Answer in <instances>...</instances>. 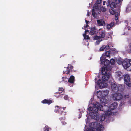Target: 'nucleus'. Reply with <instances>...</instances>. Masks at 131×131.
Instances as JSON below:
<instances>
[{"instance_id":"f257e3e1","label":"nucleus","mask_w":131,"mask_h":131,"mask_svg":"<svg viewBox=\"0 0 131 131\" xmlns=\"http://www.w3.org/2000/svg\"><path fill=\"white\" fill-rule=\"evenodd\" d=\"M93 107L91 106L89 107L88 110L89 111V115L91 118L100 121H104L106 117L111 114L112 113L111 110L115 108L117 106L116 103L114 102L111 104L109 106V110L108 108L106 106L104 107V113L101 114L100 116L97 114V111L99 110H101L102 107V105H100L99 103L96 102L93 104Z\"/></svg>"},{"instance_id":"f03ea898","label":"nucleus","mask_w":131,"mask_h":131,"mask_svg":"<svg viewBox=\"0 0 131 131\" xmlns=\"http://www.w3.org/2000/svg\"><path fill=\"white\" fill-rule=\"evenodd\" d=\"M111 69L110 67H102V80L99 79L97 82H95L96 84L100 88H103L107 86V81L111 77V74L110 72Z\"/></svg>"},{"instance_id":"7ed1b4c3","label":"nucleus","mask_w":131,"mask_h":131,"mask_svg":"<svg viewBox=\"0 0 131 131\" xmlns=\"http://www.w3.org/2000/svg\"><path fill=\"white\" fill-rule=\"evenodd\" d=\"M109 91L107 90L101 91L98 90L96 92L97 97L100 99V102L103 105L107 103V96L108 94Z\"/></svg>"},{"instance_id":"20e7f679","label":"nucleus","mask_w":131,"mask_h":131,"mask_svg":"<svg viewBox=\"0 0 131 131\" xmlns=\"http://www.w3.org/2000/svg\"><path fill=\"white\" fill-rule=\"evenodd\" d=\"M103 126L97 122H92L89 125V127L84 131H103Z\"/></svg>"},{"instance_id":"39448f33","label":"nucleus","mask_w":131,"mask_h":131,"mask_svg":"<svg viewBox=\"0 0 131 131\" xmlns=\"http://www.w3.org/2000/svg\"><path fill=\"white\" fill-rule=\"evenodd\" d=\"M122 61L121 58H119L117 60V62L119 65L122 64L124 69L128 71H131V60L125 59Z\"/></svg>"},{"instance_id":"423d86ee","label":"nucleus","mask_w":131,"mask_h":131,"mask_svg":"<svg viewBox=\"0 0 131 131\" xmlns=\"http://www.w3.org/2000/svg\"><path fill=\"white\" fill-rule=\"evenodd\" d=\"M97 35H98L99 36L97 35L94 36L93 37V39L96 40L95 44L98 45L102 40L101 38H104L105 37V31L102 29H99L97 32Z\"/></svg>"},{"instance_id":"0eeeda50","label":"nucleus","mask_w":131,"mask_h":131,"mask_svg":"<svg viewBox=\"0 0 131 131\" xmlns=\"http://www.w3.org/2000/svg\"><path fill=\"white\" fill-rule=\"evenodd\" d=\"M107 1L108 2L109 6L111 8L109 9L110 13L112 14L115 15L116 13H118L113 9L116 7L115 4V2H114V0L113 1L112 0H107Z\"/></svg>"},{"instance_id":"6e6552de","label":"nucleus","mask_w":131,"mask_h":131,"mask_svg":"<svg viewBox=\"0 0 131 131\" xmlns=\"http://www.w3.org/2000/svg\"><path fill=\"white\" fill-rule=\"evenodd\" d=\"M106 57L104 56V54H102L100 58V62L101 65L104 66L103 67H110L109 66V61L106 59Z\"/></svg>"},{"instance_id":"1a4fd4ad","label":"nucleus","mask_w":131,"mask_h":131,"mask_svg":"<svg viewBox=\"0 0 131 131\" xmlns=\"http://www.w3.org/2000/svg\"><path fill=\"white\" fill-rule=\"evenodd\" d=\"M111 89L113 91L116 92L118 91H122L124 89V86L123 85H118L114 83L111 86Z\"/></svg>"},{"instance_id":"9d476101","label":"nucleus","mask_w":131,"mask_h":131,"mask_svg":"<svg viewBox=\"0 0 131 131\" xmlns=\"http://www.w3.org/2000/svg\"><path fill=\"white\" fill-rule=\"evenodd\" d=\"M125 83L128 86H131V79L130 76L128 74L125 75L124 77Z\"/></svg>"},{"instance_id":"9b49d317","label":"nucleus","mask_w":131,"mask_h":131,"mask_svg":"<svg viewBox=\"0 0 131 131\" xmlns=\"http://www.w3.org/2000/svg\"><path fill=\"white\" fill-rule=\"evenodd\" d=\"M101 1L102 0H97L96 3L94 4L92 10H99L100 9L99 8L100 6L99 4H100L101 3Z\"/></svg>"},{"instance_id":"f8f14e48","label":"nucleus","mask_w":131,"mask_h":131,"mask_svg":"<svg viewBox=\"0 0 131 131\" xmlns=\"http://www.w3.org/2000/svg\"><path fill=\"white\" fill-rule=\"evenodd\" d=\"M123 97V96L119 93H116L113 95V99L114 100H119Z\"/></svg>"},{"instance_id":"ddd939ff","label":"nucleus","mask_w":131,"mask_h":131,"mask_svg":"<svg viewBox=\"0 0 131 131\" xmlns=\"http://www.w3.org/2000/svg\"><path fill=\"white\" fill-rule=\"evenodd\" d=\"M97 24L100 26H103L104 25L105 23L104 20L103 19L98 20H97Z\"/></svg>"},{"instance_id":"4468645a","label":"nucleus","mask_w":131,"mask_h":131,"mask_svg":"<svg viewBox=\"0 0 131 131\" xmlns=\"http://www.w3.org/2000/svg\"><path fill=\"white\" fill-rule=\"evenodd\" d=\"M117 78L119 80H120L123 78V75L121 72H119L116 73Z\"/></svg>"},{"instance_id":"2eb2a0df","label":"nucleus","mask_w":131,"mask_h":131,"mask_svg":"<svg viewBox=\"0 0 131 131\" xmlns=\"http://www.w3.org/2000/svg\"><path fill=\"white\" fill-rule=\"evenodd\" d=\"M67 70L65 71L64 70L63 72V74H68L70 72V70L69 69L70 68H72V67L70 65H68V66L67 67Z\"/></svg>"},{"instance_id":"dca6fc26","label":"nucleus","mask_w":131,"mask_h":131,"mask_svg":"<svg viewBox=\"0 0 131 131\" xmlns=\"http://www.w3.org/2000/svg\"><path fill=\"white\" fill-rule=\"evenodd\" d=\"M108 49V47H107V46L103 45L100 48L99 50L100 51H103L105 50H106Z\"/></svg>"},{"instance_id":"f3484780","label":"nucleus","mask_w":131,"mask_h":131,"mask_svg":"<svg viewBox=\"0 0 131 131\" xmlns=\"http://www.w3.org/2000/svg\"><path fill=\"white\" fill-rule=\"evenodd\" d=\"M91 30L90 32V35H93L96 32V29L95 27L91 28Z\"/></svg>"},{"instance_id":"a211bd4d","label":"nucleus","mask_w":131,"mask_h":131,"mask_svg":"<svg viewBox=\"0 0 131 131\" xmlns=\"http://www.w3.org/2000/svg\"><path fill=\"white\" fill-rule=\"evenodd\" d=\"M74 77L73 76H71L70 77L69 79L68 80V81L69 82L73 83L74 81Z\"/></svg>"},{"instance_id":"6ab92c4d","label":"nucleus","mask_w":131,"mask_h":131,"mask_svg":"<svg viewBox=\"0 0 131 131\" xmlns=\"http://www.w3.org/2000/svg\"><path fill=\"white\" fill-rule=\"evenodd\" d=\"M41 102L43 104L47 103L50 104L52 103L51 100H47L46 99H45L41 101Z\"/></svg>"},{"instance_id":"aec40b11","label":"nucleus","mask_w":131,"mask_h":131,"mask_svg":"<svg viewBox=\"0 0 131 131\" xmlns=\"http://www.w3.org/2000/svg\"><path fill=\"white\" fill-rule=\"evenodd\" d=\"M114 23H111L110 24H109L107 25V28L108 29H110L114 27Z\"/></svg>"},{"instance_id":"412c9836","label":"nucleus","mask_w":131,"mask_h":131,"mask_svg":"<svg viewBox=\"0 0 131 131\" xmlns=\"http://www.w3.org/2000/svg\"><path fill=\"white\" fill-rule=\"evenodd\" d=\"M88 31V30H86L85 31V34H83V36L85 39H89V37L88 36L86 35V34L87 32Z\"/></svg>"},{"instance_id":"4be33fe9","label":"nucleus","mask_w":131,"mask_h":131,"mask_svg":"<svg viewBox=\"0 0 131 131\" xmlns=\"http://www.w3.org/2000/svg\"><path fill=\"white\" fill-rule=\"evenodd\" d=\"M55 108V109L54 111L56 112H58L62 110V108H59V106H56Z\"/></svg>"},{"instance_id":"5701e85b","label":"nucleus","mask_w":131,"mask_h":131,"mask_svg":"<svg viewBox=\"0 0 131 131\" xmlns=\"http://www.w3.org/2000/svg\"><path fill=\"white\" fill-rule=\"evenodd\" d=\"M106 10V8L103 6L101 7L99 10L100 11H102L103 12H105Z\"/></svg>"},{"instance_id":"b1692460","label":"nucleus","mask_w":131,"mask_h":131,"mask_svg":"<svg viewBox=\"0 0 131 131\" xmlns=\"http://www.w3.org/2000/svg\"><path fill=\"white\" fill-rule=\"evenodd\" d=\"M110 54V52L109 51H106L105 53H103V54H104V56L106 57H109Z\"/></svg>"},{"instance_id":"393cba45","label":"nucleus","mask_w":131,"mask_h":131,"mask_svg":"<svg viewBox=\"0 0 131 131\" xmlns=\"http://www.w3.org/2000/svg\"><path fill=\"white\" fill-rule=\"evenodd\" d=\"M95 10H92V15L94 17H96L97 16V14L95 13Z\"/></svg>"},{"instance_id":"a878e982","label":"nucleus","mask_w":131,"mask_h":131,"mask_svg":"<svg viewBox=\"0 0 131 131\" xmlns=\"http://www.w3.org/2000/svg\"><path fill=\"white\" fill-rule=\"evenodd\" d=\"M110 63L111 65H113L114 64L115 60L114 59H111L110 61Z\"/></svg>"},{"instance_id":"bb28decb","label":"nucleus","mask_w":131,"mask_h":131,"mask_svg":"<svg viewBox=\"0 0 131 131\" xmlns=\"http://www.w3.org/2000/svg\"><path fill=\"white\" fill-rule=\"evenodd\" d=\"M118 13H116L115 14V19L117 20L118 19Z\"/></svg>"},{"instance_id":"cd10ccee","label":"nucleus","mask_w":131,"mask_h":131,"mask_svg":"<svg viewBox=\"0 0 131 131\" xmlns=\"http://www.w3.org/2000/svg\"><path fill=\"white\" fill-rule=\"evenodd\" d=\"M44 131H45L46 130L47 131H49V130L50 129V128H49L47 126H46L44 128Z\"/></svg>"},{"instance_id":"c85d7f7f","label":"nucleus","mask_w":131,"mask_h":131,"mask_svg":"<svg viewBox=\"0 0 131 131\" xmlns=\"http://www.w3.org/2000/svg\"><path fill=\"white\" fill-rule=\"evenodd\" d=\"M106 46L108 47V49L111 47H113V45L111 43H109Z\"/></svg>"},{"instance_id":"c756f323","label":"nucleus","mask_w":131,"mask_h":131,"mask_svg":"<svg viewBox=\"0 0 131 131\" xmlns=\"http://www.w3.org/2000/svg\"><path fill=\"white\" fill-rule=\"evenodd\" d=\"M59 93H62V92H61V91H62L63 92H64L63 91H64V89L62 88H59Z\"/></svg>"},{"instance_id":"7c9ffc66","label":"nucleus","mask_w":131,"mask_h":131,"mask_svg":"<svg viewBox=\"0 0 131 131\" xmlns=\"http://www.w3.org/2000/svg\"><path fill=\"white\" fill-rule=\"evenodd\" d=\"M129 97V96L128 95H125L124 96L123 98L124 100L126 99V100H128Z\"/></svg>"},{"instance_id":"2f4dec72","label":"nucleus","mask_w":131,"mask_h":131,"mask_svg":"<svg viewBox=\"0 0 131 131\" xmlns=\"http://www.w3.org/2000/svg\"><path fill=\"white\" fill-rule=\"evenodd\" d=\"M62 79L63 81L67 82V81L68 79H67L66 77H63L62 78Z\"/></svg>"},{"instance_id":"473e14b6","label":"nucleus","mask_w":131,"mask_h":131,"mask_svg":"<svg viewBox=\"0 0 131 131\" xmlns=\"http://www.w3.org/2000/svg\"><path fill=\"white\" fill-rule=\"evenodd\" d=\"M126 29H128V30H131V28L129 26H126L125 27Z\"/></svg>"},{"instance_id":"72a5a7b5","label":"nucleus","mask_w":131,"mask_h":131,"mask_svg":"<svg viewBox=\"0 0 131 131\" xmlns=\"http://www.w3.org/2000/svg\"><path fill=\"white\" fill-rule=\"evenodd\" d=\"M64 99L66 100H67L68 98V97L67 95H65L64 97Z\"/></svg>"},{"instance_id":"f704fd0d","label":"nucleus","mask_w":131,"mask_h":131,"mask_svg":"<svg viewBox=\"0 0 131 131\" xmlns=\"http://www.w3.org/2000/svg\"><path fill=\"white\" fill-rule=\"evenodd\" d=\"M129 9H130V10L131 9V8L130 7H129V8H126V11L127 12H128L129 11Z\"/></svg>"},{"instance_id":"c9c22d12","label":"nucleus","mask_w":131,"mask_h":131,"mask_svg":"<svg viewBox=\"0 0 131 131\" xmlns=\"http://www.w3.org/2000/svg\"><path fill=\"white\" fill-rule=\"evenodd\" d=\"M62 122L63 124V125H64L66 124V122H65V121H63V122Z\"/></svg>"},{"instance_id":"e433bc0d","label":"nucleus","mask_w":131,"mask_h":131,"mask_svg":"<svg viewBox=\"0 0 131 131\" xmlns=\"http://www.w3.org/2000/svg\"><path fill=\"white\" fill-rule=\"evenodd\" d=\"M90 13L89 11L88 10L87 13V15L88 16H89Z\"/></svg>"},{"instance_id":"4c0bfd02","label":"nucleus","mask_w":131,"mask_h":131,"mask_svg":"<svg viewBox=\"0 0 131 131\" xmlns=\"http://www.w3.org/2000/svg\"><path fill=\"white\" fill-rule=\"evenodd\" d=\"M66 108V107H63L62 109H63V110H64Z\"/></svg>"},{"instance_id":"58836bf2","label":"nucleus","mask_w":131,"mask_h":131,"mask_svg":"<svg viewBox=\"0 0 131 131\" xmlns=\"http://www.w3.org/2000/svg\"><path fill=\"white\" fill-rule=\"evenodd\" d=\"M92 100H93V99H91V100H90V102L91 101H92Z\"/></svg>"},{"instance_id":"ea45409f","label":"nucleus","mask_w":131,"mask_h":131,"mask_svg":"<svg viewBox=\"0 0 131 131\" xmlns=\"http://www.w3.org/2000/svg\"><path fill=\"white\" fill-rule=\"evenodd\" d=\"M88 26V25H86L85 26L86 27H87Z\"/></svg>"},{"instance_id":"a19ab883","label":"nucleus","mask_w":131,"mask_h":131,"mask_svg":"<svg viewBox=\"0 0 131 131\" xmlns=\"http://www.w3.org/2000/svg\"><path fill=\"white\" fill-rule=\"evenodd\" d=\"M130 51H131V46H130Z\"/></svg>"},{"instance_id":"79ce46f5","label":"nucleus","mask_w":131,"mask_h":131,"mask_svg":"<svg viewBox=\"0 0 131 131\" xmlns=\"http://www.w3.org/2000/svg\"><path fill=\"white\" fill-rule=\"evenodd\" d=\"M86 21V24H87V21H86H86Z\"/></svg>"},{"instance_id":"37998d69","label":"nucleus","mask_w":131,"mask_h":131,"mask_svg":"<svg viewBox=\"0 0 131 131\" xmlns=\"http://www.w3.org/2000/svg\"><path fill=\"white\" fill-rule=\"evenodd\" d=\"M129 52V53H131V51H130Z\"/></svg>"},{"instance_id":"c03bdc74","label":"nucleus","mask_w":131,"mask_h":131,"mask_svg":"<svg viewBox=\"0 0 131 131\" xmlns=\"http://www.w3.org/2000/svg\"><path fill=\"white\" fill-rule=\"evenodd\" d=\"M114 51H115V50H116V49H114Z\"/></svg>"},{"instance_id":"a18cd8bd","label":"nucleus","mask_w":131,"mask_h":131,"mask_svg":"<svg viewBox=\"0 0 131 131\" xmlns=\"http://www.w3.org/2000/svg\"><path fill=\"white\" fill-rule=\"evenodd\" d=\"M130 103H131V101H130Z\"/></svg>"},{"instance_id":"49530a36","label":"nucleus","mask_w":131,"mask_h":131,"mask_svg":"<svg viewBox=\"0 0 131 131\" xmlns=\"http://www.w3.org/2000/svg\"><path fill=\"white\" fill-rule=\"evenodd\" d=\"M96 80V78H95V80Z\"/></svg>"},{"instance_id":"de8ad7c7","label":"nucleus","mask_w":131,"mask_h":131,"mask_svg":"<svg viewBox=\"0 0 131 131\" xmlns=\"http://www.w3.org/2000/svg\"><path fill=\"white\" fill-rule=\"evenodd\" d=\"M88 123V122H87V124Z\"/></svg>"},{"instance_id":"09e8293b","label":"nucleus","mask_w":131,"mask_h":131,"mask_svg":"<svg viewBox=\"0 0 131 131\" xmlns=\"http://www.w3.org/2000/svg\"><path fill=\"white\" fill-rule=\"evenodd\" d=\"M90 106H91V104H90Z\"/></svg>"}]
</instances>
